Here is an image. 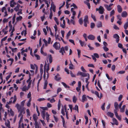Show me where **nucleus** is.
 Segmentation results:
<instances>
[{
	"mask_svg": "<svg viewBox=\"0 0 128 128\" xmlns=\"http://www.w3.org/2000/svg\"><path fill=\"white\" fill-rule=\"evenodd\" d=\"M16 107L18 110V112H19L18 117H19L21 116H23L22 113L24 114L25 112V108L22 107L18 104H16Z\"/></svg>",
	"mask_w": 128,
	"mask_h": 128,
	"instance_id": "obj_1",
	"label": "nucleus"
},
{
	"mask_svg": "<svg viewBox=\"0 0 128 128\" xmlns=\"http://www.w3.org/2000/svg\"><path fill=\"white\" fill-rule=\"evenodd\" d=\"M96 11H99V13L100 14H102L104 12V9L102 6H100L98 8H96Z\"/></svg>",
	"mask_w": 128,
	"mask_h": 128,
	"instance_id": "obj_2",
	"label": "nucleus"
},
{
	"mask_svg": "<svg viewBox=\"0 0 128 128\" xmlns=\"http://www.w3.org/2000/svg\"><path fill=\"white\" fill-rule=\"evenodd\" d=\"M53 46L56 50H58L60 48V44L59 43L56 42L53 44Z\"/></svg>",
	"mask_w": 128,
	"mask_h": 128,
	"instance_id": "obj_3",
	"label": "nucleus"
},
{
	"mask_svg": "<svg viewBox=\"0 0 128 128\" xmlns=\"http://www.w3.org/2000/svg\"><path fill=\"white\" fill-rule=\"evenodd\" d=\"M92 59L96 62V58H99V56L98 54L96 53H95L93 54V55H92Z\"/></svg>",
	"mask_w": 128,
	"mask_h": 128,
	"instance_id": "obj_4",
	"label": "nucleus"
},
{
	"mask_svg": "<svg viewBox=\"0 0 128 128\" xmlns=\"http://www.w3.org/2000/svg\"><path fill=\"white\" fill-rule=\"evenodd\" d=\"M79 75L82 77H86L87 76V74L80 71H78L77 74V76H78Z\"/></svg>",
	"mask_w": 128,
	"mask_h": 128,
	"instance_id": "obj_5",
	"label": "nucleus"
},
{
	"mask_svg": "<svg viewBox=\"0 0 128 128\" xmlns=\"http://www.w3.org/2000/svg\"><path fill=\"white\" fill-rule=\"evenodd\" d=\"M113 37L114 38L116 39V42L118 43L120 40V37L117 34H115L113 35Z\"/></svg>",
	"mask_w": 128,
	"mask_h": 128,
	"instance_id": "obj_6",
	"label": "nucleus"
},
{
	"mask_svg": "<svg viewBox=\"0 0 128 128\" xmlns=\"http://www.w3.org/2000/svg\"><path fill=\"white\" fill-rule=\"evenodd\" d=\"M54 79L56 81H59L60 80L61 78L60 77V74H57L55 76Z\"/></svg>",
	"mask_w": 128,
	"mask_h": 128,
	"instance_id": "obj_7",
	"label": "nucleus"
},
{
	"mask_svg": "<svg viewBox=\"0 0 128 128\" xmlns=\"http://www.w3.org/2000/svg\"><path fill=\"white\" fill-rule=\"evenodd\" d=\"M88 38L89 40H94L95 39V36L93 35L90 34L88 36Z\"/></svg>",
	"mask_w": 128,
	"mask_h": 128,
	"instance_id": "obj_8",
	"label": "nucleus"
},
{
	"mask_svg": "<svg viewBox=\"0 0 128 128\" xmlns=\"http://www.w3.org/2000/svg\"><path fill=\"white\" fill-rule=\"evenodd\" d=\"M10 122L8 120H7V122H5V124L6 126L8 128H11L10 126Z\"/></svg>",
	"mask_w": 128,
	"mask_h": 128,
	"instance_id": "obj_9",
	"label": "nucleus"
},
{
	"mask_svg": "<svg viewBox=\"0 0 128 128\" xmlns=\"http://www.w3.org/2000/svg\"><path fill=\"white\" fill-rule=\"evenodd\" d=\"M87 100L86 97L85 95H83L82 97V102H84L85 101Z\"/></svg>",
	"mask_w": 128,
	"mask_h": 128,
	"instance_id": "obj_10",
	"label": "nucleus"
},
{
	"mask_svg": "<svg viewBox=\"0 0 128 128\" xmlns=\"http://www.w3.org/2000/svg\"><path fill=\"white\" fill-rule=\"evenodd\" d=\"M128 14L126 11H123L122 13L121 16L122 17H126L127 16Z\"/></svg>",
	"mask_w": 128,
	"mask_h": 128,
	"instance_id": "obj_11",
	"label": "nucleus"
},
{
	"mask_svg": "<svg viewBox=\"0 0 128 128\" xmlns=\"http://www.w3.org/2000/svg\"><path fill=\"white\" fill-rule=\"evenodd\" d=\"M46 63L45 61V65L44 66V74L43 75V77L44 78H45L46 77Z\"/></svg>",
	"mask_w": 128,
	"mask_h": 128,
	"instance_id": "obj_12",
	"label": "nucleus"
},
{
	"mask_svg": "<svg viewBox=\"0 0 128 128\" xmlns=\"http://www.w3.org/2000/svg\"><path fill=\"white\" fill-rule=\"evenodd\" d=\"M117 7L118 12L119 13H121L122 11V9L121 6L120 5H118Z\"/></svg>",
	"mask_w": 128,
	"mask_h": 128,
	"instance_id": "obj_13",
	"label": "nucleus"
},
{
	"mask_svg": "<svg viewBox=\"0 0 128 128\" xmlns=\"http://www.w3.org/2000/svg\"><path fill=\"white\" fill-rule=\"evenodd\" d=\"M104 6L108 11H110L112 9V8L109 6L107 4H105L104 5Z\"/></svg>",
	"mask_w": 128,
	"mask_h": 128,
	"instance_id": "obj_14",
	"label": "nucleus"
},
{
	"mask_svg": "<svg viewBox=\"0 0 128 128\" xmlns=\"http://www.w3.org/2000/svg\"><path fill=\"white\" fill-rule=\"evenodd\" d=\"M84 22L89 23L88 16L86 15L84 16Z\"/></svg>",
	"mask_w": 128,
	"mask_h": 128,
	"instance_id": "obj_15",
	"label": "nucleus"
},
{
	"mask_svg": "<svg viewBox=\"0 0 128 128\" xmlns=\"http://www.w3.org/2000/svg\"><path fill=\"white\" fill-rule=\"evenodd\" d=\"M107 114L111 118H113L114 116V114L110 112H108L107 113Z\"/></svg>",
	"mask_w": 128,
	"mask_h": 128,
	"instance_id": "obj_16",
	"label": "nucleus"
},
{
	"mask_svg": "<svg viewBox=\"0 0 128 128\" xmlns=\"http://www.w3.org/2000/svg\"><path fill=\"white\" fill-rule=\"evenodd\" d=\"M126 107L125 105H124L122 106V108H120V112H123L124 111V109Z\"/></svg>",
	"mask_w": 128,
	"mask_h": 128,
	"instance_id": "obj_17",
	"label": "nucleus"
},
{
	"mask_svg": "<svg viewBox=\"0 0 128 128\" xmlns=\"http://www.w3.org/2000/svg\"><path fill=\"white\" fill-rule=\"evenodd\" d=\"M46 112L45 111L42 110L41 113L43 119H44L46 115Z\"/></svg>",
	"mask_w": 128,
	"mask_h": 128,
	"instance_id": "obj_18",
	"label": "nucleus"
},
{
	"mask_svg": "<svg viewBox=\"0 0 128 128\" xmlns=\"http://www.w3.org/2000/svg\"><path fill=\"white\" fill-rule=\"evenodd\" d=\"M112 120L113 122L116 125H118V122L117 120L115 118H113L112 119Z\"/></svg>",
	"mask_w": 128,
	"mask_h": 128,
	"instance_id": "obj_19",
	"label": "nucleus"
},
{
	"mask_svg": "<svg viewBox=\"0 0 128 128\" xmlns=\"http://www.w3.org/2000/svg\"><path fill=\"white\" fill-rule=\"evenodd\" d=\"M61 83L65 88H70V86H68L64 82H62Z\"/></svg>",
	"mask_w": 128,
	"mask_h": 128,
	"instance_id": "obj_20",
	"label": "nucleus"
},
{
	"mask_svg": "<svg viewBox=\"0 0 128 128\" xmlns=\"http://www.w3.org/2000/svg\"><path fill=\"white\" fill-rule=\"evenodd\" d=\"M96 26L98 28L101 27L102 26V23L101 22H98Z\"/></svg>",
	"mask_w": 128,
	"mask_h": 128,
	"instance_id": "obj_21",
	"label": "nucleus"
},
{
	"mask_svg": "<svg viewBox=\"0 0 128 128\" xmlns=\"http://www.w3.org/2000/svg\"><path fill=\"white\" fill-rule=\"evenodd\" d=\"M118 104L117 102H115L114 103V106L116 109L115 110H118Z\"/></svg>",
	"mask_w": 128,
	"mask_h": 128,
	"instance_id": "obj_22",
	"label": "nucleus"
},
{
	"mask_svg": "<svg viewBox=\"0 0 128 128\" xmlns=\"http://www.w3.org/2000/svg\"><path fill=\"white\" fill-rule=\"evenodd\" d=\"M32 100L31 98H30L27 104L26 105L27 106L30 107V102Z\"/></svg>",
	"mask_w": 128,
	"mask_h": 128,
	"instance_id": "obj_23",
	"label": "nucleus"
},
{
	"mask_svg": "<svg viewBox=\"0 0 128 128\" xmlns=\"http://www.w3.org/2000/svg\"><path fill=\"white\" fill-rule=\"evenodd\" d=\"M84 3L88 6V8L89 9H90V4L89 2H88L86 1H84Z\"/></svg>",
	"mask_w": 128,
	"mask_h": 128,
	"instance_id": "obj_24",
	"label": "nucleus"
},
{
	"mask_svg": "<svg viewBox=\"0 0 128 128\" xmlns=\"http://www.w3.org/2000/svg\"><path fill=\"white\" fill-rule=\"evenodd\" d=\"M48 84V82L46 80L45 81L44 83V89H46V88Z\"/></svg>",
	"mask_w": 128,
	"mask_h": 128,
	"instance_id": "obj_25",
	"label": "nucleus"
},
{
	"mask_svg": "<svg viewBox=\"0 0 128 128\" xmlns=\"http://www.w3.org/2000/svg\"><path fill=\"white\" fill-rule=\"evenodd\" d=\"M79 42L80 43V44L81 46L82 47L85 44V42H82L81 40H79Z\"/></svg>",
	"mask_w": 128,
	"mask_h": 128,
	"instance_id": "obj_26",
	"label": "nucleus"
},
{
	"mask_svg": "<svg viewBox=\"0 0 128 128\" xmlns=\"http://www.w3.org/2000/svg\"><path fill=\"white\" fill-rule=\"evenodd\" d=\"M128 27V22L127 21L124 24V28L125 30H126Z\"/></svg>",
	"mask_w": 128,
	"mask_h": 128,
	"instance_id": "obj_27",
	"label": "nucleus"
},
{
	"mask_svg": "<svg viewBox=\"0 0 128 128\" xmlns=\"http://www.w3.org/2000/svg\"><path fill=\"white\" fill-rule=\"evenodd\" d=\"M73 109L74 110H77L78 112V106L76 105L75 107L73 108Z\"/></svg>",
	"mask_w": 128,
	"mask_h": 128,
	"instance_id": "obj_28",
	"label": "nucleus"
},
{
	"mask_svg": "<svg viewBox=\"0 0 128 128\" xmlns=\"http://www.w3.org/2000/svg\"><path fill=\"white\" fill-rule=\"evenodd\" d=\"M25 101L26 100H24L21 102V105H20V106H21L22 107H24Z\"/></svg>",
	"mask_w": 128,
	"mask_h": 128,
	"instance_id": "obj_29",
	"label": "nucleus"
},
{
	"mask_svg": "<svg viewBox=\"0 0 128 128\" xmlns=\"http://www.w3.org/2000/svg\"><path fill=\"white\" fill-rule=\"evenodd\" d=\"M26 90H28L27 88V87L26 86H24L22 88V90L23 91H26Z\"/></svg>",
	"mask_w": 128,
	"mask_h": 128,
	"instance_id": "obj_30",
	"label": "nucleus"
},
{
	"mask_svg": "<svg viewBox=\"0 0 128 128\" xmlns=\"http://www.w3.org/2000/svg\"><path fill=\"white\" fill-rule=\"evenodd\" d=\"M34 125L35 126V128H39V126L38 124V122H35L34 124Z\"/></svg>",
	"mask_w": 128,
	"mask_h": 128,
	"instance_id": "obj_31",
	"label": "nucleus"
},
{
	"mask_svg": "<svg viewBox=\"0 0 128 128\" xmlns=\"http://www.w3.org/2000/svg\"><path fill=\"white\" fill-rule=\"evenodd\" d=\"M33 117L34 120L35 122H37V118L36 115L35 114H34L33 115Z\"/></svg>",
	"mask_w": 128,
	"mask_h": 128,
	"instance_id": "obj_32",
	"label": "nucleus"
},
{
	"mask_svg": "<svg viewBox=\"0 0 128 128\" xmlns=\"http://www.w3.org/2000/svg\"><path fill=\"white\" fill-rule=\"evenodd\" d=\"M49 61L50 63H51L52 61V55L51 54L49 56Z\"/></svg>",
	"mask_w": 128,
	"mask_h": 128,
	"instance_id": "obj_33",
	"label": "nucleus"
},
{
	"mask_svg": "<svg viewBox=\"0 0 128 128\" xmlns=\"http://www.w3.org/2000/svg\"><path fill=\"white\" fill-rule=\"evenodd\" d=\"M55 37L56 40H58L60 41V37L58 34H57V35L55 36Z\"/></svg>",
	"mask_w": 128,
	"mask_h": 128,
	"instance_id": "obj_34",
	"label": "nucleus"
},
{
	"mask_svg": "<svg viewBox=\"0 0 128 128\" xmlns=\"http://www.w3.org/2000/svg\"><path fill=\"white\" fill-rule=\"evenodd\" d=\"M77 50L78 51V58H80V54L81 53V51L80 50L78 49Z\"/></svg>",
	"mask_w": 128,
	"mask_h": 128,
	"instance_id": "obj_35",
	"label": "nucleus"
},
{
	"mask_svg": "<svg viewBox=\"0 0 128 128\" xmlns=\"http://www.w3.org/2000/svg\"><path fill=\"white\" fill-rule=\"evenodd\" d=\"M77 100V98H76V97L75 96H74L72 99L73 102L74 103H75L76 102Z\"/></svg>",
	"mask_w": 128,
	"mask_h": 128,
	"instance_id": "obj_36",
	"label": "nucleus"
},
{
	"mask_svg": "<svg viewBox=\"0 0 128 128\" xmlns=\"http://www.w3.org/2000/svg\"><path fill=\"white\" fill-rule=\"evenodd\" d=\"M115 14V11L114 10H113L110 12V16H111L112 15H114Z\"/></svg>",
	"mask_w": 128,
	"mask_h": 128,
	"instance_id": "obj_37",
	"label": "nucleus"
},
{
	"mask_svg": "<svg viewBox=\"0 0 128 128\" xmlns=\"http://www.w3.org/2000/svg\"><path fill=\"white\" fill-rule=\"evenodd\" d=\"M95 26L94 23L93 22H91L90 23V28H94Z\"/></svg>",
	"mask_w": 128,
	"mask_h": 128,
	"instance_id": "obj_38",
	"label": "nucleus"
},
{
	"mask_svg": "<svg viewBox=\"0 0 128 128\" xmlns=\"http://www.w3.org/2000/svg\"><path fill=\"white\" fill-rule=\"evenodd\" d=\"M91 17L93 19L94 21H96V18L95 16L94 15H93L92 14H91Z\"/></svg>",
	"mask_w": 128,
	"mask_h": 128,
	"instance_id": "obj_39",
	"label": "nucleus"
},
{
	"mask_svg": "<svg viewBox=\"0 0 128 128\" xmlns=\"http://www.w3.org/2000/svg\"><path fill=\"white\" fill-rule=\"evenodd\" d=\"M79 22L80 25H82L83 24V20L82 18H80L79 20Z\"/></svg>",
	"mask_w": 128,
	"mask_h": 128,
	"instance_id": "obj_40",
	"label": "nucleus"
},
{
	"mask_svg": "<svg viewBox=\"0 0 128 128\" xmlns=\"http://www.w3.org/2000/svg\"><path fill=\"white\" fill-rule=\"evenodd\" d=\"M22 17L21 16H20L19 17H17L16 18V20L18 21L19 20H21L22 18Z\"/></svg>",
	"mask_w": 128,
	"mask_h": 128,
	"instance_id": "obj_41",
	"label": "nucleus"
},
{
	"mask_svg": "<svg viewBox=\"0 0 128 128\" xmlns=\"http://www.w3.org/2000/svg\"><path fill=\"white\" fill-rule=\"evenodd\" d=\"M53 16V14L51 10H50V12L49 16V18L50 19H51Z\"/></svg>",
	"mask_w": 128,
	"mask_h": 128,
	"instance_id": "obj_42",
	"label": "nucleus"
},
{
	"mask_svg": "<svg viewBox=\"0 0 128 128\" xmlns=\"http://www.w3.org/2000/svg\"><path fill=\"white\" fill-rule=\"evenodd\" d=\"M60 100H59L58 104V110H60Z\"/></svg>",
	"mask_w": 128,
	"mask_h": 128,
	"instance_id": "obj_43",
	"label": "nucleus"
},
{
	"mask_svg": "<svg viewBox=\"0 0 128 128\" xmlns=\"http://www.w3.org/2000/svg\"><path fill=\"white\" fill-rule=\"evenodd\" d=\"M70 66L69 67V68L71 70H72L73 69L72 66H73V64H72L71 62L70 61Z\"/></svg>",
	"mask_w": 128,
	"mask_h": 128,
	"instance_id": "obj_44",
	"label": "nucleus"
},
{
	"mask_svg": "<svg viewBox=\"0 0 128 128\" xmlns=\"http://www.w3.org/2000/svg\"><path fill=\"white\" fill-rule=\"evenodd\" d=\"M118 47L121 49L123 48H124L122 44L120 43L118 44Z\"/></svg>",
	"mask_w": 128,
	"mask_h": 128,
	"instance_id": "obj_45",
	"label": "nucleus"
},
{
	"mask_svg": "<svg viewBox=\"0 0 128 128\" xmlns=\"http://www.w3.org/2000/svg\"><path fill=\"white\" fill-rule=\"evenodd\" d=\"M9 112L12 116H13L14 115V112L11 108H10V110L9 111Z\"/></svg>",
	"mask_w": 128,
	"mask_h": 128,
	"instance_id": "obj_46",
	"label": "nucleus"
},
{
	"mask_svg": "<svg viewBox=\"0 0 128 128\" xmlns=\"http://www.w3.org/2000/svg\"><path fill=\"white\" fill-rule=\"evenodd\" d=\"M41 53L44 56H46L47 54L46 52H44L43 50H40Z\"/></svg>",
	"mask_w": 128,
	"mask_h": 128,
	"instance_id": "obj_47",
	"label": "nucleus"
},
{
	"mask_svg": "<svg viewBox=\"0 0 128 128\" xmlns=\"http://www.w3.org/2000/svg\"><path fill=\"white\" fill-rule=\"evenodd\" d=\"M49 115L48 114L47 112L46 113V118L48 122V121L49 120Z\"/></svg>",
	"mask_w": 128,
	"mask_h": 128,
	"instance_id": "obj_48",
	"label": "nucleus"
},
{
	"mask_svg": "<svg viewBox=\"0 0 128 128\" xmlns=\"http://www.w3.org/2000/svg\"><path fill=\"white\" fill-rule=\"evenodd\" d=\"M62 90V88L60 87L58 88L57 90V93L58 94V93L61 91Z\"/></svg>",
	"mask_w": 128,
	"mask_h": 128,
	"instance_id": "obj_49",
	"label": "nucleus"
},
{
	"mask_svg": "<svg viewBox=\"0 0 128 128\" xmlns=\"http://www.w3.org/2000/svg\"><path fill=\"white\" fill-rule=\"evenodd\" d=\"M97 84L98 87L101 90H102V89L101 87V86L100 85V81L99 80H98V82Z\"/></svg>",
	"mask_w": 128,
	"mask_h": 128,
	"instance_id": "obj_50",
	"label": "nucleus"
},
{
	"mask_svg": "<svg viewBox=\"0 0 128 128\" xmlns=\"http://www.w3.org/2000/svg\"><path fill=\"white\" fill-rule=\"evenodd\" d=\"M106 46H104L103 47V48L105 52H107L108 50L109 49Z\"/></svg>",
	"mask_w": 128,
	"mask_h": 128,
	"instance_id": "obj_51",
	"label": "nucleus"
},
{
	"mask_svg": "<svg viewBox=\"0 0 128 128\" xmlns=\"http://www.w3.org/2000/svg\"><path fill=\"white\" fill-rule=\"evenodd\" d=\"M123 96L122 94H120L118 98V100L119 101H120L121 100Z\"/></svg>",
	"mask_w": 128,
	"mask_h": 128,
	"instance_id": "obj_52",
	"label": "nucleus"
},
{
	"mask_svg": "<svg viewBox=\"0 0 128 128\" xmlns=\"http://www.w3.org/2000/svg\"><path fill=\"white\" fill-rule=\"evenodd\" d=\"M26 112L27 114V115L28 116H30V113L29 111V109H28L26 110Z\"/></svg>",
	"mask_w": 128,
	"mask_h": 128,
	"instance_id": "obj_53",
	"label": "nucleus"
},
{
	"mask_svg": "<svg viewBox=\"0 0 128 128\" xmlns=\"http://www.w3.org/2000/svg\"><path fill=\"white\" fill-rule=\"evenodd\" d=\"M43 110L45 111V110H48V108L47 107H40Z\"/></svg>",
	"mask_w": 128,
	"mask_h": 128,
	"instance_id": "obj_54",
	"label": "nucleus"
},
{
	"mask_svg": "<svg viewBox=\"0 0 128 128\" xmlns=\"http://www.w3.org/2000/svg\"><path fill=\"white\" fill-rule=\"evenodd\" d=\"M46 66V68L47 67V68L46 69V72L47 73H48V71L49 70V64H48V65L47 66Z\"/></svg>",
	"mask_w": 128,
	"mask_h": 128,
	"instance_id": "obj_55",
	"label": "nucleus"
},
{
	"mask_svg": "<svg viewBox=\"0 0 128 128\" xmlns=\"http://www.w3.org/2000/svg\"><path fill=\"white\" fill-rule=\"evenodd\" d=\"M19 9V6L17 5L16 7L14 8V10L16 12H17Z\"/></svg>",
	"mask_w": 128,
	"mask_h": 128,
	"instance_id": "obj_56",
	"label": "nucleus"
},
{
	"mask_svg": "<svg viewBox=\"0 0 128 128\" xmlns=\"http://www.w3.org/2000/svg\"><path fill=\"white\" fill-rule=\"evenodd\" d=\"M115 68H116V66L115 65H112V68H111L112 70V71H114L115 70Z\"/></svg>",
	"mask_w": 128,
	"mask_h": 128,
	"instance_id": "obj_57",
	"label": "nucleus"
},
{
	"mask_svg": "<svg viewBox=\"0 0 128 128\" xmlns=\"http://www.w3.org/2000/svg\"><path fill=\"white\" fill-rule=\"evenodd\" d=\"M53 8H52V10L54 12H55L56 11V6L54 4H53L52 6Z\"/></svg>",
	"mask_w": 128,
	"mask_h": 128,
	"instance_id": "obj_58",
	"label": "nucleus"
},
{
	"mask_svg": "<svg viewBox=\"0 0 128 128\" xmlns=\"http://www.w3.org/2000/svg\"><path fill=\"white\" fill-rule=\"evenodd\" d=\"M14 100L13 101V103H14V102H16V96L15 95L14 97Z\"/></svg>",
	"mask_w": 128,
	"mask_h": 128,
	"instance_id": "obj_59",
	"label": "nucleus"
},
{
	"mask_svg": "<svg viewBox=\"0 0 128 128\" xmlns=\"http://www.w3.org/2000/svg\"><path fill=\"white\" fill-rule=\"evenodd\" d=\"M71 6H73L75 8H77V6L74 3H73L71 5Z\"/></svg>",
	"mask_w": 128,
	"mask_h": 128,
	"instance_id": "obj_60",
	"label": "nucleus"
},
{
	"mask_svg": "<svg viewBox=\"0 0 128 128\" xmlns=\"http://www.w3.org/2000/svg\"><path fill=\"white\" fill-rule=\"evenodd\" d=\"M105 104V103H104L101 106V108L103 110H105L104 106Z\"/></svg>",
	"mask_w": 128,
	"mask_h": 128,
	"instance_id": "obj_61",
	"label": "nucleus"
},
{
	"mask_svg": "<svg viewBox=\"0 0 128 128\" xmlns=\"http://www.w3.org/2000/svg\"><path fill=\"white\" fill-rule=\"evenodd\" d=\"M69 41L70 42L72 43L74 45H75V44L74 42V41L73 40L71 39H69Z\"/></svg>",
	"mask_w": 128,
	"mask_h": 128,
	"instance_id": "obj_62",
	"label": "nucleus"
},
{
	"mask_svg": "<svg viewBox=\"0 0 128 128\" xmlns=\"http://www.w3.org/2000/svg\"><path fill=\"white\" fill-rule=\"evenodd\" d=\"M8 21V19L4 18L3 20V22L4 23L7 22Z\"/></svg>",
	"mask_w": 128,
	"mask_h": 128,
	"instance_id": "obj_63",
	"label": "nucleus"
},
{
	"mask_svg": "<svg viewBox=\"0 0 128 128\" xmlns=\"http://www.w3.org/2000/svg\"><path fill=\"white\" fill-rule=\"evenodd\" d=\"M70 31H69L66 35V37L68 38L70 35Z\"/></svg>",
	"mask_w": 128,
	"mask_h": 128,
	"instance_id": "obj_64",
	"label": "nucleus"
}]
</instances>
